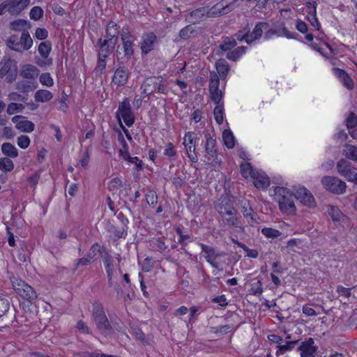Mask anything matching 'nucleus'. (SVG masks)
Masks as SVG:
<instances>
[{"label": "nucleus", "instance_id": "f257e3e1", "mask_svg": "<svg viewBox=\"0 0 357 357\" xmlns=\"http://www.w3.org/2000/svg\"><path fill=\"white\" fill-rule=\"evenodd\" d=\"M276 199L279 204L280 209L283 214L294 215L296 208L294 204L295 195L284 187H277L275 189Z\"/></svg>", "mask_w": 357, "mask_h": 357}, {"label": "nucleus", "instance_id": "f03ea898", "mask_svg": "<svg viewBox=\"0 0 357 357\" xmlns=\"http://www.w3.org/2000/svg\"><path fill=\"white\" fill-rule=\"evenodd\" d=\"M92 317L97 328L105 336L109 335L113 332L111 326L100 303H94L92 305Z\"/></svg>", "mask_w": 357, "mask_h": 357}, {"label": "nucleus", "instance_id": "7ed1b4c3", "mask_svg": "<svg viewBox=\"0 0 357 357\" xmlns=\"http://www.w3.org/2000/svg\"><path fill=\"white\" fill-rule=\"evenodd\" d=\"M11 282L16 294L22 298L31 302L37 298L36 292L33 287L20 278L13 277L11 278Z\"/></svg>", "mask_w": 357, "mask_h": 357}, {"label": "nucleus", "instance_id": "20e7f679", "mask_svg": "<svg viewBox=\"0 0 357 357\" xmlns=\"http://www.w3.org/2000/svg\"><path fill=\"white\" fill-rule=\"evenodd\" d=\"M116 116L119 123L123 119L127 126L130 127L133 125L135 117L128 98H124L122 102H119Z\"/></svg>", "mask_w": 357, "mask_h": 357}, {"label": "nucleus", "instance_id": "39448f33", "mask_svg": "<svg viewBox=\"0 0 357 357\" xmlns=\"http://www.w3.org/2000/svg\"><path fill=\"white\" fill-rule=\"evenodd\" d=\"M236 0H222L211 8L207 7L208 17H215L226 15L236 8Z\"/></svg>", "mask_w": 357, "mask_h": 357}, {"label": "nucleus", "instance_id": "423d86ee", "mask_svg": "<svg viewBox=\"0 0 357 357\" xmlns=\"http://www.w3.org/2000/svg\"><path fill=\"white\" fill-rule=\"evenodd\" d=\"M321 183L326 190L335 195H342L346 191L345 182L335 176H324L321 178Z\"/></svg>", "mask_w": 357, "mask_h": 357}, {"label": "nucleus", "instance_id": "0eeeda50", "mask_svg": "<svg viewBox=\"0 0 357 357\" xmlns=\"http://www.w3.org/2000/svg\"><path fill=\"white\" fill-rule=\"evenodd\" d=\"M17 72V67L13 60L7 59L0 61V78H3L6 76L7 82L11 83L15 80Z\"/></svg>", "mask_w": 357, "mask_h": 357}, {"label": "nucleus", "instance_id": "6e6552de", "mask_svg": "<svg viewBox=\"0 0 357 357\" xmlns=\"http://www.w3.org/2000/svg\"><path fill=\"white\" fill-rule=\"evenodd\" d=\"M202 248V252L204 253V257L206 261L214 268H218L220 263L217 259L221 257L225 256V252H218L213 247L208 246L202 243H199Z\"/></svg>", "mask_w": 357, "mask_h": 357}, {"label": "nucleus", "instance_id": "1a4fd4ad", "mask_svg": "<svg viewBox=\"0 0 357 357\" xmlns=\"http://www.w3.org/2000/svg\"><path fill=\"white\" fill-rule=\"evenodd\" d=\"M199 139L197 135L194 132H187L183 138V144L188 154V158L193 162L198 160L197 155L195 153L196 142Z\"/></svg>", "mask_w": 357, "mask_h": 357}, {"label": "nucleus", "instance_id": "9d476101", "mask_svg": "<svg viewBox=\"0 0 357 357\" xmlns=\"http://www.w3.org/2000/svg\"><path fill=\"white\" fill-rule=\"evenodd\" d=\"M121 38L125 56L130 57L134 52L133 43L135 39V36L130 33L128 29L123 28L121 33Z\"/></svg>", "mask_w": 357, "mask_h": 357}, {"label": "nucleus", "instance_id": "9b49d317", "mask_svg": "<svg viewBox=\"0 0 357 357\" xmlns=\"http://www.w3.org/2000/svg\"><path fill=\"white\" fill-rule=\"evenodd\" d=\"M298 349L301 351V357H314L318 347L314 345V339L310 337L302 342L298 346Z\"/></svg>", "mask_w": 357, "mask_h": 357}, {"label": "nucleus", "instance_id": "f8f14e48", "mask_svg": "<svg viewBox=\"0 0 357 357\" xmlns=\"http://www.w3.org/2000/svg\"><path fill=\"white\" fill-rule=\"evenodd\" d=\"M295 198L303 205L314 207L316 205L315 199L312 193L305 187H300L296 192Z\"/></svg>", "mask_w": 357, "mask_h": 357}, {"label": "nucleus", "instance_id": "ddd939ff", "mask_svg": "<svg viewBox=\"0 0 357 357\" xmlns=\"http://www.w3.org/2000/svg\"><path fill=\"white\" fill-rule=\"evenodd\" d=\"M157 41V36L153 32H148L143 34L142 38L141 50L142 53L147 54L153 50L155 43Z\"/></svg>", "mask_w": 357, "mask_h": 357}, {"label": "nucleus", "instance_id": "4468645a", "mask_svg": "<svg viewBox=\"0 0 357 357\" xmlns=\"http://www.w3.org/2000/svg\"><path fill=\"white\" fill-rule=\"evenodd\" d=\"M222 223L228 227H234L238 232H243L244 227L240 225L239 219L236 215V211L220 216Z\"/></svg>", "mask_w": 357, "mask_h": 357}, {"label": "nucleus", "instance_id": "2eb2a0df", "mask_svg": "<svg viewBox=\"0 0 357 357\" xmlns=\"http://www.w3.org/2000/svg\"><path fill=\"white\" fill-rule=\"evenodd\" d=\"M38 50L40 55L46 61H36V63L40 66H50L52 63V60L51 59H47V58L52 50L51 43L49 41L40 43Z\"/></svg>", "mask_w": 357, "mask_h": 357}, {"label": "nucleus", "instance_id": "dca6fc26", "mask_svg": "<svg viewBox=\"0 0 357 357\" xmlns=\"http://www.w3.org/2000/svg\"><path fill=\"white\" fill-rule=\"evenodd\" d=\"M12 122L15 123V127L17 130L24 132H31L33 131L35 125L33 122L24 120L23 116H15L12 118Z\"/></svg>", "mask_w": 357, "mask_h": 357}, {"label": "nucleus", "instance_id": "f3484780", "mask_svg": "<svg viewBox=\"0 0 357 357\" xmlns=\"http://www.w3.org/2000/svg\"><path fill=\"white\" fill-rule=\"evenodd\" d=\"M100 245L99 243H96L93 244L86 255L84 257L78 259L77 260V263L75 264L76 268H77L79 266H84L89 264L92 261L94 257L97 255V253L100 252Z\"/></svg>", "mask_w": 357, "mask_h": 357}, {"label": "nucleus", "instance_id": "a211bd4d", "mask_svg": "<svg viewBox=\"0 0 357 357\" xmlns=\"http://www.w3.org/2000/svg\"><path fill=\"white\" fill-rule=\"evenodd\" d=\"M129 77V71L126 67H119L118 68L114 73L112 77V82L118 86H123L125 85Z\"/></svg>", "mask_w": 357, "mask_h": 357}, {"label": "nucleus", "instance_id": "6ab92c4d", "mask_svg": "<svg viewBox=\"0 0 357 357\" xmlns=\"http://www.w3.org/2000/svg\"><path fill=\"white\" fill-rule=\"evenodd\" d=\"M8 13L17 15L21 13L30 3V0H7Z\"/></svg>", "mask_w": 357, "mask_h": 357}, {"label": "nucleus", "instance_id": "aec40b11", "mask_svg": "<svg viewBox=\"0 0 357 357\" xmlns=\"http://www.w3.org/2000/svg\"><path fill=\"white\" fill-rule=\"evenodd\" d=\"M216 210L220 216L236 211L233 202L227 197L221 198Z\"/></svg>", "mask_w": 357, "mask_h": 357}, {"label": "nucleus", "instance_id": "412c9836", "mask_svg": "<svg viewBox=\"0 0 357 357\" xmlns=\"http://www.w3.org/2000/svg\"><path fill=\"white\" fill-rule=\"evenodd\" d=\"M241 212L250 226L255 227L258 224V216L248 202L245 203L242 206Z\"/></svg>", "mask_w": 357, "mask_h": 357}, {"label": "nucleus", "instance_id": "4be33fe9", "mask_svg": "<svg viewBox=\"0 0 357 357\" xmlns=\"http://www.w3.org/2000/svg\"><path fill=\"white\" fill-rule=\"evenodd\" d=\"M204 137L206 139L205 151L208 155V160H210L211 158L216 157V142L208 132H204Z\"/></svg>", "mask_w": 357, "mask_h": 357}, {"label": "nucleus", "instance_id": "5701e85b", "mask_svg": "<svg viewBox=\"0 0 357 357\" xmlns=\"http://www.w3.org/2000/svg\"><path fill=\"white\" fill-rule=\"evenodd\" d=\"M333 70L335 76L340 79L347 89L349 90L354 89V82L345 70L338 68H333Z\"/></svg>", "mask_w": 357, "mask_h": 357}, {"label": "nucleus", "instance_id": "b1692460", "mask_svg": "<svg viewBox=\"0 0 357 357\" xmlns=\"http://www.w3.org/2000/svg\"><path fill=\"white\" fill-rule=\"evenodd\" d=\"M102 261L105 265V271L107 273V277L108 279V284L109 286L113 284L112 283V278L114 274V266L113 264V260L112 257L106 252L102 256Z\"/></svg>", "mask_w": 357, "mask_h": 357}, {"label": "nucleus", "instance_id": "393cba45", "mask_svg": "<svg viewBox=\"0 0 357 357\" xmlns=\"http://www.w3.org/2000/svg\"><path fill=\"white\" fill-rule=\"evenodd\" d=\"M39 75V70L38 68L31 64H26L22 66L20 72V75L25 79H34Z\"/></svg>", "mask_w": 357, "mask_h": 357}, {"label": "nucleus", "instance_id": "a878e982", "mask_svg": "<svg viewBox=\"0 0 357 357\" xmlns=\"http://www.w3.org/2000/svg\"><path fill=\"white\" fill-rule=\"evenodd\" d=\"M252 178L254 180V185L255 186L259 189V188H266L269 186L270 184V180L269 178L259 172H256L254 176H252Z\"/></svg>", "mask_w": 357, "mask_h": 357}, {"label": "nucleus", "instance_id": "bb28decb", "mask_svg": "<svg viewBox=\"0 0 357 357\" xmlns=\"http://www.w3.org/2000/svg\"><path fill=\"white\" fill-rule=\"evenodd\" d=\"M204 17H208L207 7H201L192 11L187 16V20L195 24Z\"/></svg>", "mask_w": 357, "mask_h": 357}, {"label": "nucleus", "instance_id": "cd10ccee", "mask_svg": "<svg viewBox=\"0 0 357 357\" xmlns=\"http://www.w3.org/2000/svg\"><path fill=\"white\" fill-rule=\"evenodd\" d=\"M268 27V24L266 22H258L256 25L255 29H253L252 32H250V38L251 40V43H253L255 40H258L261 38L263 29H266Z\"/></svg>", "mask_w": 357, "mask_h": 357}, {"label": "nucleus", "instance_id": "c85d7f7f", "mask_svg": "<svg viewBox=\"0 0 357 357\" xmlns=\"http://www.w3.org/2000/svg\"><path fill=\"white\" fill-rule=\"evenodd\" d=\"M2 153L6 157L15 158L18 156V150L11 143L6 142L1 145Z\"/></svg>", "mask_w": 357, "mask_h": 357}, {"label": "nucleus", "instance_id": "c756f323", "mask_svg": "<svg viewBox=\"0 0 357 357\" xmlns=\"http://www.w3.org/2000/svg\"><path fill=\"white\" fill-rule=\"evenodd\" d=\"M342 154L349 160L357 161V146L346 144L342 150Z\"/></svg>", "mask_w": 357, "mask_h": 357}, {"label": "nucleus", "instance_id": "7c9ffc66", "mask_svg": "<svg viewBox=\"0 0 357 357\" xmlns=\"http://www.w3.org/2000/svg\"><path fill=\"white\" fill-rule=\"evenodd\" d=\"M215 67L219 76L222 79H225L229 70L228 63L225 59H220L216 62Z\"/></svg>", "mask_w": 357, "mask_h": 357}, {"label": "nucleus", "instance_id": "2f4dec72", "mask_svg": "<svg viewBox=\"0 0 357 357\" xmlns=\"http://www.w3.org/2000/svg\"><path fill=\"white\" fill-rule=\"evenodd\" d=\"M53 94L48 90L40 89L35 93L34 98L36 102H45L50 100Z\"/></svg>", "mask_w": 357, "mask_h": 357}, {"label": "nucleus", "instance_id": "473e14b6", "mask_svg": "<svg viewBox=\"0 0 357 357\" xmlns=\"http://www.w3.org/2000/svg\"><path fill=\"white\" fill-rule=\"evenodd\" d=\"M20 43L22 45V51L28 50L33 45V40L26 31H24L20 38Z\"/></svg>", "mask_w": 357, "mask_h": 357}, {"label": "nucleus", "instance_id": "72a5a7b5", "mask_svg": "<svg viewBox=\"0 0 357 357\" xmlns=\"http://www.w3.org/2000/svg\"><path fill=\"white\" fill-rule=\"evenodd\" d=\"M298 340L288 341L285 344H281L277 346L276 356H279L284 354L287 351H291L298 343Z\"/></svg>", "mask_w": 357, "mask_h": 357}, {"label": "nucleus", "instance_id": "f704fd0d", "mask_svg": "<svg viewBox=\"0 0 357 357\" xmlns=\"http://www.w3.org/2000/svg\"><path fill=\"white\" fill-rule=\"evenodd\" d=\"M6 45L10 50L22 52V45L20 43V38L17 36H11L6 40Z\"/></svg>", "mask_w": 357, "mask_h": 357}, {"label": "nucleus", "instance_id": "c9c22d12", "mask_svg": "<svg viewBox=\"0 0 357 357\" xmlns=\"http://www.w3.org/2000/svg\"><path fill=\"white\" fill-rule=\"evenodd\" d=\"M98 44L100 45L98 55L102 57H107L114 48L111 47L110 43L102 40L101 38L98 40Z\"/></svg>", "mask_w": 357, "mask_h": 357}, {"label": "nucleus", "instance_id": "e433bc0d", "mask_svg": "<svg viewBox=\"0 0 357 357\" xmlns=\"http://www.w3.org/2000/svg\"><path fill=\"white\" fill-rule=\"evenodd\" d=\"M246 47L241 46L238 47L236 49L229 51L227 52L226 57L227 59L231 60V61H236L243 54L246 52Z\"/></svg>", "mask_w": 357, "mask_h": 357}, {"label": "nucleus", "instance_id": "4c0bfd02", "mask_svg": "<svg viewBox=\"0 0 357 357\" xmlns=\"http://www.w3.org/2000/svg\"><path fill=\"white\" fill-rule=\"evenodd\" d=\"M222 139L224 144L228 149H231L234 146V136L231 130H225L222 133Z\"/></svg>", "mask_w": 357, "mask_h": 357}, {"label": "nucleus", "instance_id": "58836bf2", "mask_svg": "<svg viewBox=\"0 0 357 357\" xmlns=\"http://www.w3.org/2000/svg\"><path fill=\"white\" fill-rule=\"evenodd\" d=\"M13 162L8 158H0V169L4 172H11L14 169Z\"/></svg>", "mask_w": 357, "mask_h": 357}, {"label": "nucleus", "instance_id": "ea45409f", "mask_svg": "<svg viewBox=\"0 0 357 357\" xmlns=\"http://www.w3.org/2000/svg\"><path fill=\"white\" fill-rule=\"evenodd\" d=\"M150 247L154 251L162 252L167 248L165 243L160 238H154L150 241Z\"/></svg>", "mask_w": 357, "mask_h": 357}, {"label": "nucleus", "instance_id": "a19ab883", "mask_svg": "<svg viewBox=\"0 0 357 357\" xmlns=\"http://www.w3.org/2000/svg\"><path fill=\"white\" fill-rule=\"evenodd\" d=\"M351 167V162L345 159H341L337 164V172L342 176Z\"/></svg>", "mask_w": 357, "mask_h": 357}, {"label": "nucleus", "instance_id": "79ce46f5", "mask_svg": "<svg viewBox=\"0 0 357 357\" xmlns=\"http://www.w3.org/2000/svg\"><path fill=\"white\" fill-rule=\"evenodd\" d=\"M250 31L249 26L244 27L242 30H240L236 34V38L240 40H245L248 44H251V40L250 38Z\"/></svg>", "mask_w": 357, "mask_h": 357}, {"label": "nucleus", "instance_id": "37998d69", "mask_svg": "<svg viewBox=\"0 0 357 357\" xmlns=\"http://www.w3.org/2000/svg\"><path fill=\"white\" fill-rule=\"evenodd\" d=\"M250 291L255 296L261 295L263 292V287L261 281L255 279L252 280Z\"/></svg>", "mask_w": 357, "mask_h": 357}, {"label": "nucleus", "instance_id": "c03bdc74", "mask_svg": "<svg viewBox=\"0 0 357 357\" xmlns=\"http://www.w3.org/2000/svg\"><path fill=\"white\" fill-rule=\"evenodd\" d=\"M241 174L245 178L249 176L252 178V176L255 175L256 172L253 169L250 163H243L240 166Z\"/></svg>", "mask_w": 357, "mask_h": 357}, {"label": "nucleus", "instance_id": "a18cd8bd", "mask_svg": "<svg viewBox=\"0 0 357 357\" xmlns=\"http://www.w3.org/2000/svg\"><path fill=\"white\" fill-rule=\"evenodd\" d=\"M261 233L268 238H275L282 235V232L280 231L271 227L263 228L261 229Z\"/></svg>", "mask_w": 357, "mask_h": 357}, {"label": "nucleus", "instance_id": "49530a36", "mask_svg": "<svg viewBox=\"0 0 357 357\" xmlns=\"http://www.w3.org/2000/svg\"><path fill=\"white\" fill-rule=\"evenodd\" d=\"M209 81V91H215L219 89L220 77L215 72L213 71L210 73Z\"/></svg>", "mask_w": 357, "mask_h": 357}, {"label": "nucleus", "instance_id": "de8ad7c7", "mask_svg": "<svg viewBox=\"0 0 357 357\" xmlns=\"http://www.w3.org/2000/svg\"><path fill=\"white\" fill-rule=\"evenodd\" d=\"M236 45V41L235 39L231 38H226L220 44V47L224 52H229V50H231Z\"/></svg>", "mask_w": 357, "mask_h": 357}, {"label": "nucleus", "instance_id": "09e8293b", "mask_svg": "<svg viewBox=\"0 0 357 357\" xmlns=\"http://www.w3.org/2000/svg\"><path fill=\"white\" fill-rule=\"evenodd\" d=\"M307 19L310 22L311 25L314 26L316 29H320L321 26L317 17V11L315 10H309L307 12Z\"/></svg>", "mask_w": 357, "mask_h": 357}, {"label": "nucleus", "instance_id": "8fccbe9b", "mask_svg": "<svg viewBox=\"0 0 357 357\" xmlns=\"http://www.w3.org/2000/svg\"><path fill=\"white\" fill-rule=\"evenodd\" d=\"M24 105L20 103L11 102L8 104L6 109V112L9 115L14 114L17 112H21L24 109Z\"/></svg>", "mask_w": 357, "mask_h": 357}, {"label": "nucleus", "instance_id": "3c124183", "mask_svg": "<svg viewBox=\"0 0 357 357\" xmlns=\"http://www.w3.org/2000/svg\"><path fill=\"white\" fill-rule=\"evenodd\" d=\"M213 114L215 116V119L218 124H221L223 122V114H224V107L222 104L216 105V107L214 108Z\"/></svg>", "mask_w": 357, "mask_h": 357}, {"label": "nucleus", "instance_id": "603ef678", "mask_svg": "<svg viewBox=\"0 0 357 357\" xmlns=\"http://www.w3.org/2000/svg\"><path fill=\"white\" fill-rule=\"evenodd\" d=\"M143 93L146 95H150L154 92L155 83L151 78L147 79L142 85Z\"/></svg>", "mask_w": 357, "mask_h": 357}, {"label": "nucleus", "instance_id": "864d4df0", "mask_svg": "<svg viewBox=\"0 0 357 357\" xmlns=\"http://www.w3.org/2000/svg\"><path fill=\"white\" fill-rule=\"evenodd\" d=\"M39 81L42 85L50 87L53 86L54 81L49 73H45L40 75Z\"/></svg>", "mask_w": 357, "mask_h": 357}, {"label": "nucleus", "instance_id": "5fc2aeb1", "mask_svg": "<svg viewBox=\"0 0 357 357\" xmlns=\"http://www.w3.org/2000/svg\"><path fill=\"white\" fill-rule=\"evenodd\" d=\"M43 15V10L39 6H34L31 9L29 16L31 20H39Z\"/></svg>", "mask_w": 357, "mask_h": 357}, {"label": "nucleus", "instance_id": "6e6d98bb", "mask_svg": "<svg viewBox=\"0 0 357 357\" xmlns=\"http://www.w3.org/2000/svg\"><path fill=\"white\" fill-rule=\"evenodd\" d=\"M211 95V100L215 105H218L220 103V101L222 98V92L220 89H217L215 91H209Z\"/></svg>", "mask_w": 357, "mask_h": 357}, {"label": "nucleus", "instance_id": "4d7b16f0", "mask_svg": "<svg viewBox=\"0 0 357 357\" xmlns=\"http://www.w3.org/2000/svg\"><path fill=\"white\" fill-rule=\"evenodd\" d=\"M119 26L114 22H109L106 28V32L112 34L113 36L118 37Z\"/></svg>", "mask_w": 357, "mask_h": 357}, {"label": "nucleus", "instance_id": "13d9d810", "mask_svg": "<svg viewBox=\"0 0 357 357\" xmlns=\"http://www.w3.org/2000/svg\"><path fill=\"white\" fill-rule=\"evenodd\" d=\"M10 303L8 300L0 295V317L3 316L9 309Z\"/></svg>", "mask_w": 357, "mask_h": 357}, {"label": "nucleus", "instance_id": "bf43d9fd", "mask_svg": "<svg viewBox=\"0 0 357 357\" xmlns=\"http://www.w3.org/2000/svg\"><path fill=\"white\" fill-rule=\"evenodd\" d=\"M346 126L348 130L357 127V116L354 112H351L347 117Z\"/></svg>", "mask_w": 357, "mask_h": 357}, {"label": "nucleus", "instance_id": "052dcab7", "mask_svg": "<svg viewBox=\"0 0 357 357\" xmlns=\"http://www.w3.org/2000/svg\"><path fill=\"white\" fill-rule=\"evenodd\" d=\"M343 176L349 181H355L357 183V169L352 167L344 174Z\"/></svg>", "mask_w": 357, "mask_h": 357}, {"label": "nucleus", "instance_id": "680f3d73", "mask_svg": "<svg viewBox=\"0 0 357 357\" xmlns=\"http://www.w3.org/2000/svg\"><path fill=\"white\" fill-rule=\"evenodd\" d=\"M328 214L334 221L340 220L342 215L340 210L336 206H331Z\"/></svg>", "mask_w": 357, "mask_h": 357}, {"label": "nucleus", "instance_id": "e2e57ef3", "mask_svg": "<svg viewBox=\"0 0 357 357\" xmlns=\"http://www.w3.org/2000/svg\"><path fill=\"white\" fill-rule=\"evenodd\" d=\"M17 143L21 149H25L30 144V139L26 135H20L17 137Z\"/></svg>", "mask_w": 357, "mask_h": 357}, {"label": "nucleus", "instance_id": "0e129e2a", "mask_svg": "<svg viewBox=\"0 0 357 357\" xmlns=\"http://www.w3.org/2000/svg\"><path fill=\"white\" fill-rule=\"evenodd\" d=\"M146 202L149 205L153 206V205L156 204L158 202V196L156 195V192L153 190H149L146 194Z\"/></svg>", "mask_w": 357, "mask_h": 357}, {"label": "nucleus", "instance_id": "69168bd1", "mask_svg": "<svg viewBox=\"0 0 357 357\" xmlns=\"http://www.w3.org/2000/svg\"><path fill=\"white\" fill-rule=\"evenodd\" d=\"M26 22L24 20H17L10 23V28L14 31H21L25 27Z\"/></svg>", "mask_w": 357, "mask_h": 357}, {"label": "nucleus", "instance_id": "338daca9", "mask_svg": "<svg viewBox=\"0 0 357 357\" xmlns=\"http://www.w3.org/2000/svg\"><path fill=\"white\" fill-rule=\"evenodd\" d=\"M239 247L242 248L250 258H257L259 255L258 251L255 249H250L244 244H239Z\"/></svg>", "mask_w": 357, "mask_h": 357}, {"label": "nucleus", "instance_id": "774afa93", "mask_svg": "<svg viewBox=\"0 0 357 357\" xmlns=\"http://www.w3.org/2000/svg\"><path fill=\"white\" fill-rule=\"evenodd\" d=\"M82 357H116V356H114V355L100 354L98 351H95V352L86 351V352L83 353V355Z\"/></svg>", "mask_w": 357, "mask_h": 357}]
</instances>
